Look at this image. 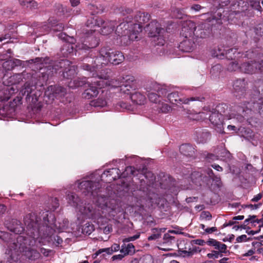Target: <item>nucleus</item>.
<instances>
[{
    "instance_id": "obj_55",
    "label": "nucleus",
    "mask_w": 263,
    "mask_h": 263,
    "mask_svg": "<svg viewBox=\"0 0 263 263\" xmlns=\"http://www.w3.org/2000/svg\"><path fill=\"white\" fill-rule=\"evenodd\" d=\"M64 29V25L62 23H60L55 25L54 28H53V30L54 31H62Z\"/></svg>"
},
{
    "instance_id": "obj_16",
    "label": "nucleus",
    "mask_w": 263,
    "mask_h": 263,
    "mask_svg": "<svg viewBox=\"0 0 263 263\" xmlns=\"http://www.w3.org/2000/svg\"><path fill=\"white\" fill-rule=\"evenodd\" d=\"M146 89L147 91L151 90L156 91L159 97L165 96L168 92L166 87L160 86L156 82L147 84Z\"/></svg>"
},
{
    "instance_id": "obj_47",
    "label": "nucleus",
    "mask_w": 263,
    "mask_h": 263,
    "mask_svg": "<svg viewBox=\"0 0 263 263\" xmlns=\"http://www.w3.org/2000/svg\"><path fill=\"white\" fill-rule=\"evenodd\" d=\"M201 218L202 219H205L206 220H209L212 218V215L211 213L208 211H203L201 213L200 215Z\"/></svg>"
},
{
    "instance_id": "obj_58",
    "label": "nucleus",
    "mask_w": 263,
    "mask_h": 263,
    "mask_svg": "<svg viewBox=\"0 0 263 263\" xmlns=\"http://www.w3.org/2000/svg\"><path fill=\"white\" fill-rule=\"evenodd\" d=\"M213 181H215L216 185H219L220 183V178L219 177L214 175L211 178Z\"/></svg>"
},
{
    "instance_id": "obj_7",
    "label": "nucleus",
    "mask_w": 263,
    "mask_h": 263,
    "mask_svg": "<svg viewBox=\"0 0 263 263\" xmlns=\"http://www.w3.org/2000/svg\"><path fill=\"white\" fill-rule=\"evenodd\" d=\"M126 175H128V173L125 175V172L121 173V171L119 168H112L104 171L101 177L98 175L99 179H96L95 180H101L106 183H110L122 176L125 177Z\"/></svg>"
},
{
    "instance_id": "obj_26",
    "label": "nucleus",
    "mask_w": 263,
    "mask_h": 263,
    "mask_svg": "<svg viewBox=\"0 0 263 263\" xmlns=\"http://www.w3.org/2000/svg\"><path fill=\"white\" fill-rule=\"evenodd\" d=\"M72 43L73 41H71L70 42L65 43L63 45L61 49V52L64 57H67L73 52L74 47L73 44H71Z\"/></svg>"
},
{
    "instance_id": "obj_51",
    "label": "nucleus",
    "mask_w": 263,
    "mask_h": 263,
    "mask_svg": "<svg viewBox=\"0 0 263 263\" xmlns=\"http://www.w3.org/2000/svg\"><path fill=\"white\" fill-rule=\"evenodd\" d=\"M202 136H203V137L205 138L204 139H203V140L200 139V141L202 143L205 142L207 140H208L210 138V134L209 133H208V132L203 133L202 134Z\"/></svg>"
},
{
    "instance_id": "obj_64",
    "label": "nucleus",
    "mask_w": 263,
    "mask_h": 263,
    "mask_svg": "<svg viewBox=\"0 0 263 263\" xmlns=\"http://www.w3.org/2000/svg\"><path fill=\"white\" fill-rule=\"evenodd\" d=\"M194 241L195 242V243L198 245L200 246H203L205 244H206V242L202 239H196Z\"/></svg>"
},
{
    "instance_id": "obj_6",
    "label": "nucleus",
    "mask_w": 263,
    "mask_h": 263,
    "mask_svg": "<svg viewBox=\"0 0 263 263\" xmlns=\"http://www.w3.org/2000/svg\"><path fill=\"white\" fill-rule=\"evenodd\" d=\"M67 200L68 204L75 207L78 212V219L83 220L85 218L95 219L100 215L99 213L93 208L92 205L87 204H82L80 198L75 193H70L67 196Z\"/></svg>"
},
{
    "instance_id": "obj_33",
    "label": "nucleus",
    "mask_w": 263,
    "mask_h": 263,
    "mask_svg": "<svg viewBox=\"0 0 263 263\" xmlns=\"http://www.w3.org/2000/svg\"><path fill=\"white\" fill-rule=\"evenodd\" d=\"M158 108L159 111L164 114L168 113L172 110V107L169 105L163 102L159 103Z\"/></svg>"
},
{
    "instance_id": "obj_15",
    "label": "nucleus",
    "mask_w": 263,
    "mask_h": 263,
    "mask_svg": "<svg viewBox=\"0 0 263 263\" xmlns=\"http://www.w3.org/2000/svg\"><path fill=\"white\" fill-rule=\"evenodd\" d=\"M195 38L184 39L179 44V47L183 52H192L195 48Z\"/></svg>"
},
{
    "instance_id": "obj_59",
    "label": "nucleus",
    "mask_w": 263,
    "mask_h": 263,
    "mask_svg": "<svg viewBox=\"0 0 263 263\" xmlns=\"http://www.w3.org/2000/svg\"><path fill=\"white\" fill-rule=\"evenodd\" d=\"M166 230L165 228H161V229H157V228H154L152 229V231L153 233H160L161 235V233L164 232Z\"/></svg>"
},
{
    "instance_id": "obj_34",
    "label": "nucleus",
    "mask_w": 263,
    "mask_h": 263,
    "mask_svg": "<svg viewBox=\"0 0 263 263\" xmlns=\"http://www.w3.org/2000/svg\"><path fill=\"white\" fill-rule=\"evenodd\" d=\"M89 9L92 11L91 12L92 14L94 13H102L104 10L103 6L100 5L99 7L97 5L90 4L88 5Z\"/></svg>"
},
{
    "instance_id": "obj_57",
    "label": "nucleus",
    "mask_w": 263,
    "mask_h": 263,
    "mask_svg": "<svg viewBox=\"0 0 263 263\" xmlns=\"http://www.w3.org/2000/svg\"><path fill=\"white\" fill-rule=\"evenodd\" d=\"M217 231V229L216 227H212L210 228H206V229H205V232L207 234H211Z\"/></svg>"
},
{
    "instance_id": "obj_19",
    "label": "nucleus",
    "mask_w": 263,
    "mask_h": 263,
    "mask_svg": "<svg viewBox=\"0 0 263 263\" xmlns=\"http://www.w3.org/2000/svg\"><path fill=\"white\" fill-rule=\"evenodd\" d=\"M180 251L181 252V255L184 257H190L198 251L200 252V250L198 247L194 246L191 243L189 242L186 243L185 250H181L180 249Z\"/></svg>"
},
{
    "instance_id": "obj_63",
    "label": "nucleus",
    "mask_w": 263,
    "mask_h": 263,
    "mask_svg": "<svg viewBox=\"0 0 263 263\" xmlns=\"http://www.w3.org/2000/svg\"><path fill=\"white\" fill-rule=\"evenodd\" d=\"M6 209V206L5 205L0 204V216L5 213Z\"/></svg>"
},
{
    "instance_id": "obj_8",
    "label": "nucleus",
    "mask_w": 263,
    "mask_h": 263,
    "mask_svg": "<svg viewBox=\"0 0 263 263\" xmlns=\"http://www.w3.org/2000/svg\"><path fill=\"white\" fill-rule=\"evenodd\" d=\"M167 98L168 101L174 104H187L190 101H202L203 98L191 97L190 98H182L179 95L178 92H173L167 95Z\"/></svg>"
},
{
    "instance_id": "obj_62",
    "label": "nucleus",
    "mask_w": 263,
    "mask_h": 263,
    "mask_svg": "<svg viewBox=\"0 0 263 263\" xmlns=\"http://www.w3.org/2000/svg\"><path fill=\"white\" fill-rule=\"evenodd\" d=\"M201 6L198 4L193 5L191 8L192 10H195L196 11H199L201 9Z\"/></svg>"
},
{
    "instance_id": "obj_44",
    "label": "nucleus",
    "mask_w": 263,
    "mask_h": 263,
    "mask_svg": "<svg viewBox=\"0 0 263 263\" xmlns=\"http://www.w3.org/2000/svg\"><path fill=\"white\" fill-rule=\"evenodd\" d=\"M220 256L221 257L222 256V254H219V252H217V251H215V250H213L212 251L211 253H208L207 254V257L211 259V258H213V259H215V258H217L219 257V256Z\"/></svg>"
},
{
    "instance_id": "obj_40",
    "label": "nucleus",
    "mask_w": 263,
    "mask_h": 263,
    "mask_svg": "<svg viewBox=\"0 0 263 263\" xmlns=\"http://www.w3.org/2000/svg\"><path fill=\"white\" fill-rule=\"evenodd\" d=\"M148 97L152 102H154L155 103H159V98L160 97L158 93H156L154 92H151L148 93Z\"/></svg>"
},
{
    "instance_id": "obj_53",
    "label": "nucleus",
    "mask_w": 263,
    "mask_h": 263,
    "mask_svg": "<svg viewBox=\"0 0 263 263\" xmlns=\"http://www.w3.org/2000/svg\"><path fill=\"white\" fill-rule=\"evenodd\" d=\"M160 234L158 233H154L153 234L151 235L148 237V240H155L160 237Z\"/></svg>"
},
{
    "instance_id": "obj_22",
    "label": "nucleus",
    "mask_w": 263,
    "mask_h": 263,
    "mask_svg": "<svg viewBox=\"0 0 263 263\" xmlns=\"http://www.w3.org/2000/svg\"><path fill=\"white\" fill-rule=\"evenodd\" d=\"M115 22L110 21L105 22L101 26V33L103 35H106L111 33L115 28Z\"/></svg>"
},
{
    "instance_id": "obj_5",
    "label": "nucleus",
    "mask_w": 263,
    "mask_h": 263,
    "mask_svg": "<svg viewBox=\"0 0 263 263\" xmlns=\"http://www.w3.org/2000/svg\"><path fill=\"white\" fill-rule=\"evenodd\" d=\"M78 182V190L82 194L86 195L89 194L92 195L94 198L96 197L97 205L103 209L107 206L108 198L107 196L102 195L100 190L99 180H83Z\"/></svg>"
},
{
    "instance_id": "obj_13",
    "label": "nucleus",
    "mask_w": 263,
    "mask_h": 263,
    "mask_svg": "<svg viewBox=\"0 0 263 263\" xmlns=\"http://www.w3.org/2000/svg\"><path fill=\"white\" fill-rule=\"evenodd\" d=\"M147 31H149V36L151 37H155L159 35L164 29L160 27L159 23L156 20L152 21L145 27Z\"/></svg>"
},
{
    "instance_id": "obj_49",
    "label": "nucleus",
    "mask_w": 263,
    "mask_h": 263,
    "mask_svg": "<svg viewBox=\"0 0 263 263\" xmlns=\"http://www.w3.org/2000/svg\"><path fill=\"white\" fill-rule=\"evenodd\" d=\"M109 248H110V251H111V254L114 252H117L119 250H120V245L118 244V243H114L111 246V247H109Z\"/></svg>"
},
{
    "instance_id": "obj_10",
    "label": "nucleus",
    "mask_w": 263,
    "mask_h": 263,
    "mask_svg": "<svg viewBox=\"0 0 263 263\" xmlns=\"http://www.w3.org/2000/svg\"><path fill=\"white\" fill-rule=\"evenodd\" d=\"M263 68V60L260 62L251 61L244 63L240 66V70L244 73L252 74L258 69L261 70Z\"/></svg>"
},
{
    "instance_id": "obj_32",
    "label": "nucleus",
    "mask_w": 263,
    "mask_h": 263,
    "mask_svg": "<svg viewBox=\"0 0 263 263\" xmlns=\"http://www.w3.org/2000/svg\"><path fill=\"white\" fill-rule=\"evenodd\" d=\"M20 4L23 6L35 8L37 7V3L33 0H19Z\"/></svg>"
},
{
    "instance_id": "obj_56",
    "label": "nucleus",
    "mask_w": 263,
    "mask_h": 263,
    "mask_svg": "<svg viewBox=\"0 0 263 263\" xmlns=\"http://www.w3.org/2000/svg\"><path fill=\"white\" fill-rule=\"evenodd\" d=\"M124 256H125L122 253V254H118V255H114L111 257V259H112V260H122L123 258V257Z\"/></svg>"
},
{
    "instance_id": "obj_4",
    "label": "nucleus",
    "mask_w": 263,
    "mask_h": 263,
    "mask_svg": "<svg viewBox=\"0 0 263 263\" xmlns=\"http://www.w3.org/2000/svg\"><path fill=\"white\" fill-rule=\"evenodd\" d=\"M109 49L106 47H103L100 51V56L96 58L92 61V64L84 63L81 66L83 69L90 71H97L102 67L110 63L114 65H118L122 63L124 57L123 53L120 51H109Z\"/></svg>"
},
{
    "instance_id": "obj_36",
    "label": "nucleus",
    "mask_w": 263,
    "mask_h": 263,
    "mask_svg": "<svg viewBox=\"0 0 263 263\" xmlns=\"http://www.w3.org/2000/svg\"><path fill=\"white\" fill-rule=\"evenodd\" d=\"M215 249L218 250L217 251L219 252V254H221V253H227V246L226 245L219 241Z\"/></svg>"
},
{
    "instance_id": "obj_43",
    "label": "nucleus",
    "mask_w": 263,
    "mask_h": 263,
    "mask_svg": "<svg viewBox=\"0 0 263 263\" xmlns=\"http://www.w3.org/2000/svg\"><path fill=\"white\" fill-rule=\"evenodd\" d=\"M175 237L170 235L168 233H166L163 236V244H171L173 241H174Z\"/></svg>"
},
{
    "instance_id": "obj_50",
    "label": "nucleus",
    "mask_w": 263,
    "mask_h": 263,
    "mask_svg": "<svg viewBox=\"0 0 263 263\" xmlns=\"http://www.w3.org/2000/svg\"><path fill=\"white\" fill-rule=\"evenodd\" d=\"M119 106L121 107V108L125 109L127 110H132L130 105H128L127 103L126 102H121L119 103Z\"/></svg>"
},
{
    "instance_id": "obj_60",
    "label": "nucleus",
    "mask_w": 263,
    "mask_h": 263,
    "mask_svg": "<svg viewBox=\"0 0 263 263\" xmlns=\"http://www.w3.org/2000/svg\"><path fill=\"white\" fill-rule=\"evenodd\" d=\"M229 4V0H220L219 5L220 7H223L224 6H227Z\"/></svg>"
},
{
    "instance_id": "obj_41",
    "label": "nucleus",
    "mask_w": 263,
    "mask_h": 263,
    "mask_svg": "<svg viewBox=\"0 0 263 263\" xmlns=\"http://www.w3.org/2000/svg\"><path fill=\"white\" fill-rule=\"evenodd\" d=\"M93 231V226L88 223H86L82 228L83 233L88 235L90 234Z\"/></svg>"
},
{
    "instance_id": "obj_35",
    "label": "nucleus",
    "mask_w": 263,
    "mask_h": 263,
    "mask_svg": "<svg viewBox=\"0 0 263 263\" xmlns=\"http://www.w3.org/2000/svg\"><path fill=\"white\" fill-rule=\"evenodd\" d=\"M228 105L226 104L222 103L217 105L215 109V111L218 112L219 114L222 115L228 110Z\"/></svg>"
},
{
    "instance_id": "obj_25",
    "label": "nucleus",
    "mask_w": 263,
    "mask_h": 263,
    "mask_svg": "<svg viewBox=\"0 0 263 263\" xmlns=\"http://www.w3.org/2000/svg\"><path fill=\"white\" fill-rule=\"evenodd\" d=\"M130 99L133 102L139 104H144L146 101V98L144 95L140 92H135L130 95Z\"/></svg>"
},
{
    "instance_id": "obj_21",
    "label": "nucleus",
    "mask_w": 263,
    "mask_h": 263,
    "mask_svg": "<svg viewBox=\"0 0 263 263\" xmlns=\"http://www.w3.org/2000/svg\"><path fill=\"white\" fill-rule=\"evenodd\" d=\"M35 88L36 86L33 82H27L24 84L20 90V93H21L22 96H26L28 97L32 92Z\"/></svg>"
},
{
    "instance_id": "obj_30",
    "label": "nucleus",
    "mask_w": 263,
    "mask_h": 263,
    "mask_svg": "<svg viewBox=\"0 0 263 263\" xmlns=\"http://www.w3.org/2000/svg\"><path fill=\"white\" fill-rule=\"evenodd\" d=\"M226 56L228 58L235 60L240 57L239 54L240 52H238L236 48H231L228 49L226 52Z\"/></svg>"
},
{
    "instance_id": "obj_27",
    "label": "nucleus",
    "mask_w": 263,
    "mask_h": 263,
    "mask_svg": "<svg viewBox=\"0 0 263 263\" xmlns=\"http://www.w3.org/2000/svg\"><path fill=\"white\" fill-rule=\"evenodd\" d=\"M237 110V114L234 113H229L228 115H227L228 117V119H231L232 118H236L239 121L241 122L243 120V117L242 115H240L241 112H243L245 110L243 108H241L238 106L235 107L234 108V110Z\"/></svg>"
},
{
    "instance_id": "obj_54",
    "label": "nucleus",
    "mask_w": 263,
    "mask_h": 263,
    "mask_svg": "<svg viewBox=\"0 0 263 263\" xmlns=\"http://www.w3.org/2000/svg\"><path fill=\"white\" fill-rule=\"evenodd\" d=\"M217 50L218 52L215 51V52L212 53L213 57H219L220 55H223L224 54V52L222 51L221 49H220L219 47L218 48Z\"/></svg>"
},
{
    "instance_id": "obj_2",
    "label": "nucleus",
    "mask_w": 263,
    "mask_h": 263,
    "mask_svg": "<svg viewBox=\"0 0 263 263\" xmlns=\"http://www.w3.org/2000/svg\"><path fill=\"white\" fill-rule=\"evenodd\" d=\"M89 71L90 73H92L91 76L95 79L89 82L88 87L82 93L83 97L86 99H89L92 97L97 96L99 93V89H102L107 86L115 87H122L123 86L130 87V83L134 81V78L130 76H126L125 77L119 79L108 80L105 77L103 78L99 76L96 73L97 71H93V72Z\"/></svg>"
},
{
    "instance_id": "obj_9",
    "label": "nucleus",
    "mask_w": 263,
    "mask_h": 263,
    "mask_svg": "<svg viewBox=\"0 0 263 263\" xmlns=\"http://www.w3.org/2000/svg\"><path fill=\"white\" fill-rule=\"evenodd\" d=\"M81 42L76 46L78 49L86 50L95 48L99 45L98 39L93 35L86 36Z\"/></svg>"
},
{
    "instance_id": "obj_24",
    "label": "nucleus",
    "mask_w": 263,
    "mask_h": 263,
    "mask_svg": "<svg viewBox=\"0 0 263 263\" xmlns=\"http://www.w3.org/2000/svg\"><path fill=\"white\" fill-rule=\"evenodd\" d=\"M104 23V21L97 16H94L89 18L86 22V26L90 28H93L96 26L101 27Z\"/></svg>"
},
{
    "instance_id": "obj_23",
    "label": "nucleus",
    "mask_w": 263,
    "mask_h": 263,
    "mask_svg": "<svg viewBox=\"0 0 263 263\" xmlns=\"http://www.w3.org/2000/svg\"><path fill=\"white\" fill-rule=\"evenodd\" d=\"M115 22L110 21L105 22L101 26V33L103 35H106L111 33L115 28Z\"/></svg>"
},
{
    "instance_id": "obj_42",
    "label": "nucleus",
    "mask_w": 263,
    "mask_h": 263,
    "mask_svg": "<svg viewBox=\"0 0 263 263\" xmlns=\"http://www.w3.org/2000/svg\"><path fill=\"white\" fill-rule=\"evenodd\" d=\"M227 69L230 71H235L238 69L240 70V66L236 62H231L228 66Z\"/></svg>"
},
{
    "instance_id": "obj_12",
    "label": "nucleus",
    "mask_w": 263,
    "mask_h": 263,
    "mask_svg": "<svg viewBox=\"0 0 263 263\" xmlns=\"http://www.w3.org/2000/svg\"><path fill=\"white\" fill-rule=\"evenodd\" d=\"M66 93V89L65 88L58 85H50L48 86L45 91V95L52 98L58 96H64Z\"/></svg>"
},
{
    "instance_id": "obj_61",
    "label": "nucleus",
    "mask_w": 263,
    "mask_h": 263,
    "mask_svg": "<svg viewBox=\"0 0 263 263\" xmlns=\"http://www.w3.org/2000/svg\"><path fill=\"white\" fill-rule=\"evenodd\" d=\"M260 205H261V203H259V204H254V205H253V204L247 205L245 206L249 208L252 210H255V209H257V208H258Z\"/></svg>"
},
{
    "instance_id": "obj_28",
    "label": "nucleus",
    "mask_w": 263,
    "mask_h": 263,
    "mask_svg": "<svg viewBox=\"0 0 263 263\" xmlns=\"http://www.w3.org/2000/svg\"><path fill=\"white\" fill-rule=\"evenodd\" d=\"M120 251L124 256L132 255L135 253V246L131 243H128L127 245L123 244L121 246Z\"/></svg>"
},
{
    "instance_id": "obj_39",
    "label": "nucleus",
    "mask_w": 263,
    "mask_h": 263,
    "mask_svg": "<svg viewBox=\"0 0 263 263\" xmlns=\"http://www.w3.org/2000/svg\"><path fill=\"white\" fill-rule=\"evenodd\" d=\"M250 5L251 7L258 11H260L261 10V6L260 5V2L257 0H250Z\"/></svg>"
},
{
    "instance_id": "obj_52",
    "label": "nucleus",
    "mask_w": 263,
    "mask_h": 263,
    "mask_svg": "<svg viewBox=\"0 0 263 263\" xmlns=\"http://www.w3.org/2000/svg\"><path fill=\"white\" fill-rule=\"evenodd\" d=\"M247 240V236L246 235H242L236 238L237 242H241L242 241H246Z\"/></svg>"
},
{
    "instance_id": "obj_38",
    "label": "nucleus",
    "mask_w": 263,
    "mask_h": 263,
    "mask_svg": "<svg viewBox=\"0 0 263 263\" xmlns=\"http://www.w3.org/2000/svg\"><path fill=\"white\" fill-rule=\"evenodd\" d=\"M105 253L106 254L108 255H111V252L110 249V248H103V249H99L93 255V258H95L98 256L99 255L103 253Z\"/></svg>"
},
{
    "instance_id": "obj_45",
    "label": "nucleus",
    "mask_w": 263,
    "mask_h": 263,
    "mask_svg": "<svg viewBox=\"0 0 263 263\" xmlns=\"http://www.w3.org/2000/svg\"><path fill=\"white\" fill-rule=\"evenodd\" d=\"M140 233H138L137 234H136L133 236H130V237H128L124 238L123 240V242H128L134 241V240L138 239L140 237Z\"/></svg>"
},
{
    "instance_id": "obj_37",
    "label": "nucleus",
    "mask_w": 263,
    "mask_h": 263,
    "mask_svg": "<svg viewBox=\"0 0 263 263\" xmlns=\"http://www.w3.org/2000/svg\"><path fill=\"white\" fill-rule=\"evenodd\" d=\"M185 15L184 12L182 10L178 8H175L173 11V16L177 18H183Z\"/></svg>"
},
{
    "instance_id": "obj_11",
    "label": "nucleus",
    "mask_w": 263,
    "mask_h": 263,
    "mask_svg": "<svg viewBox=\"0 0 263 263\" xmlns=\"http://www.w3.org/2000/svg\"><path fill=\"white\" fill-rule=\"evenodd\" d=\"M196 30L195 24L192 21H186L182 24L181 35L184 39L195 38V31Z\"/></svg>"
},
{
    "instance_id": "obj_20",
    "label": "nucleus",
    "mask_w": 263,
    "mask_h": 263,
    "mask_svg": "<svg viewBox=\"0 0 263 263\" xmlns=\"http://www.w3.org/2000/svg\"><path fill=\"white\" fill-rule=\"evenodd\" d=\"M209 120L214 126H221L223 123L222 115L215 110L212 111L210 115Z\"/></svg>"
},
{
    "instance_id": "obj_3",
    "label": "nucleus",
    "mask_w": 263,
    "mask_h": 263,
    "mask_svg": "<svg viewBox=\"0 0 263 263\" xmlns=\"http://www.w3.org/2000/svg\"><path fill=\"white\" fill-rule=\"evenodd\" d=\"M149 20V15L147 13L139 12L135 16V21L137 23L123 22L117 27L116 33L127 41L137 40V35L142 31V24Z\"/></svg>"
},
{
    "instance_id": "obj_1",
    "label": "nucleus",
    "mask_w": 263,
    "mask_h": 263,
    "mask_svg": "<svg viewBox=\"0 0 263 263\" xmlns=\"http://www.w3.org/2000/svg\"><path fill=\"white\" fill-rule=\"evenodd\" d=\"M43 224L39 223L38 221L32 219L27 226V234L26 237L21 234L24 228L20 224L11 228L10 231L13 233H4L2 236L3 239L7 242L8 245L6 254L8 255L11 259L15 260L21 254L30 258L32 254V250L30 246L33 245L35 239L39 237L45 238L52 233L54 229L62 230L67 226L68 221H64V225L58 226L54 214L49 211H46L42 214Z\"/></svg>"
},
{
    "instance_id": "obj_29",
    "label": "nucleus",
    "mask_w": 263,
    "mask_h": 263,
    "mask_svg": "<svg viewBox=\"0 0 263 263\" xmlns=\"http://www.w3.org/2000/svg\"><path fill=\"white\" fill-rule=\"evenodd\" d=\"M21 61L18 59L7 61L4 62L3 66L8 70H11L15 66L21 64Z\"/></svg>"
},
{
    "instance_id": "obj_14",
    "label": "nucleus",
    "mask_w": 263,
    "mask_h": 263,
    "mask_svg": "<svg viewBox=\"0 0 263 263\" xmlns=\"http://www.w3.org/2000/svg\"><path fill=\"white\" fill-rule=\"evenodd\" d=\"M109 92L108 90H102V93L100 95L97 99L92 100L90 102L91 106L95 107H103L105 106L107 104V99L108 98Z\"/></svg>"
},
{
    "instance_id": "obj_46",
    "label": "nucleus",
    "mask_w": 263,
    "mask_h": 263,
    "mask_svg": "<svg viewBox=\"0 0 263 263\" xmlns=\"http://www.w3.org/2000/svg\"><path fill=\"white\" fill-rule=\"evenodd\" d=\"M74 74V69H72L70 68L68 69V71H65L63 72V76L67 79H71V75H73Z\"/></svg>"
},
{
    "instance_id": "obj_48",
    "label": "nucleus",
    "mask_w": 263,
    "mask_h": 263,
    "mask_svg": "<svg viewBox=\"0 0 263 263\" xmlns=\"http://www.w3.org/2000/svg\"><path fill=\"white\" fill-rule=\"evenodd\" d=\"M218 242L219 241L216 239L213 238H209L208 240L206 241V244L209 246L213 247L215 249Z\"/></svg>"
},
{
    "instance_id": "obj_31",
    "label": "nucleus",
    "mask_w": 263,
    "mask_h": 263,
    "mask_svg": "<svg viewBox=\"0 0 263 263\" xmlns=\"http://www.w3.org/2000/svg\"><path fill=\"white\" fill-rule=\"evenodd\" d=\"M48 206L50 210L54 211L59 206V200L57 198H51L48 202Z\"/></svg>"
},
{
    "instance_id": "obj_18",
    "label": "nucleus",
    "mask_w": 263,
    "mask_h": 263,
    "mask_svg": "<svg viewBox=\"0 0 263 263\" xmlns=\"http://www.w3.org/2000/svg\"><path fill=\"white\" fill-rule=\"evenodd\" d=\"M233 88L235 92L238 93V95H236V97L242 95L246 89V82L245 80L239 79L235 81L233 84Z\"/></svg>"
},
{
    "instance_id": "obj_17",
    "label": "nucleus",
    "mask_w": 263,
    "mask_h": 263,
    "mask_svg": "<svg viewBox=\"0 0 263 263\" xmlns=\"http://www.w3.org/2000/svg\"><path fill=\"white\" fill-rule=\"evenodd\" d=\"M179 151L183 156L189 158H195V147L190 144H182L179 147Z\"/></svg>"
}]
</instances>
